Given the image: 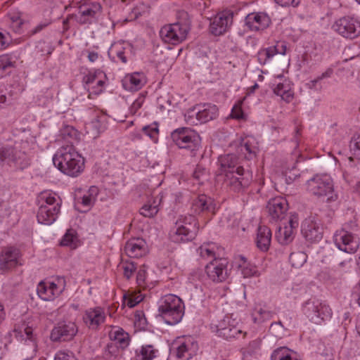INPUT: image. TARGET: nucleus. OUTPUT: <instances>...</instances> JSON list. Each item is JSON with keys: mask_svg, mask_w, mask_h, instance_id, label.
<instances>
[{"mask_svg": "<svg viewBox=\"0 0 360 360\" xmlns=\"http://www.w3.org/2000/svg\"><path fill=\"white\" fill-rule=\"evenodd\" d=\"M53 162L60 171L72 177L77 176L84 169V158L72 145L62 147L55 154Z\"/></svg>", "mask_w": 360, "mask_h": 360, "instance_id": "1", "label": "nucleus"}, {"mask_svg": "<svg viewBox=\"0 0 360 360\" xmlns=\"http://www.w3.org/2000/svg\"><path fill=\"white\" fill-rule=\"evenodd\" d=\"M307 191L323 202H331L338 199V195L334 193L333 181L326 175H316L309 179L307 181Z\"/></svg>", "mask_w": 360, "mask_h": 360, "instance_id": "2", "label": "nucleus"}, {"mask_svg": "<svg viewBox=\"0 0 360 360\" xmlns=\"http://www.w3.org/2000/svg\"><path fill=\"white\" fill-rule=\"evenodd\" d=\"M184 306L181 298L174 295H167L164 297L162 304L159 307V311L169 325L178 323L184 316Z\"/></svg>", "mask_w": 360, "mask_h": 360, "instance_id": "3", "label": "nucleus"}, {"mask_svg": "<svg viewBox=\"0 0 360 360\" xmlns=\"http://www.w3.org/2000/svg\"><path fill=\"white\" fill-rule=\"evenodd\" d=\"M198 226L196 219L193 216L184 217L179 219L171 231L170 238L174 243H180L193 240L198 233Z\"/></svg>", "mask_w": 360, "mask_h": 360, "instance_id": "4", "label": "nucleus"}, {"mask_svg": "<svg viewBox=\"0 0 360 360\" xmlns=\"http://www.w3.org/2000/svg\"><path fill=\"white\" fill-rule=\"evenodd\" d=\"M188 32V27L186 25L174 23L162 27L160 34L165 43L176 45L186 39Z\"/></svg>", "mask_w": 360, "mask_h": 360, "instance_id": "5", "label": "nucleus"}, {"mask_svg": "<svg viewBox=\"0 0 360 360\" xmlns=\"http://www.w3.org/2000/svg\"><path fill=\"white\" fill-rule=\"evenodd\" d=\"M333 29L338 34L347 39H354L360 35V23L349 16H345L337 20Z\"/></svg>", "mask_w": 360, "mask_h": 360, "instance_id": "6", "label": "nucleus"}, {"mask_svg": "<svg viewBox=\"0 0 360 360\" xmlns=\"http://www.w3.org/2000/svg\"><path fill=\"white\" fill-rule=\"evenodd\" d=\"M171 136L174 143L180 148H193V150L199 141L198 134L188 127L174 130Z\"/></svg>", "mask_w": 360, "mask_h": 360, "instance_id": "7", "label": "nucleus"}, {"mask_svg": "<svg viewBox=\"0 0 360 360\" xmlns=\"http://www.w3.org/2000/svg\"><path fill=\"white\" fill-rule=\"evenodd\" d=\"M224 176V184L234 192H240L250 182V174L245 172L242 166H238L235 172L227 173Z\"/></svg>", "mask_w": 360, "mask_h": 360, "instance_id": "8", "label": "nucleus"}, {"mask_svg": "<svg viewBox=\"0 0 360 360\" xmlns=\"http://www.w3.org/2000/svg\"><path fill=\"white\" fill-rule=\"evenodd\" d=\"M233 13L231 10H224L218 13L210 24V31L219 36L225 33L233 22Z\"/></svg>", "mask_w": 360, "mask_h": 360, "instance_id": "9", "label": "nucleus"}, {"mask_svg": "<svg viewBox=\"0 0 360 360\" xmlns=\"http://www.w3.org/2000/svg\"><path fill=\"white\" fill-rule=\"evenodd\" d=\"M335 243L340 250L347 253H354L359 248L357 238L345 229H340L336 232Z\"/></svg>", "mask_w": 360, "mask_h": 360, "instance_id": "10", "label": "nucleus"}, {"mask_svg": "<svg viewBox=\"0 0 360 360\" xmlns=\"http://www.w3.org/2000/svg\"><path fill=\"white\" fill-rule=\"evenodd\" d=\"M238 325V321L236 319H233L232 315H226L219 322L217 327L226 339L238 338L241 334L245 337L246 333H243Z\"/></svg>", "mask_w": 360, "mask_h": 360, "instance_id": "11", "label": "nucleus"}, {"mask_svg": "<svg viewBox=\"0 0 360 360\" xmlns=\"http://www.w3.org/2000/svg\"><path fill=\"white\" fill-rule=\"evenodd\" d=\"M147 200L140 209V214L146 217H153L159 211L162 201L160 193L156 190H149L146 193Z\"/></svg>", "mask_w": 360, "mask_h": 360, "instance_id": "12", "label": "nucleus"}, {"mask_svg": "<svg viewBox=\"0 0 360 360\" xmlns=\"http://www.w3.org/2000/svg\"><path fill=\"white\" fill-rule=\"evenodd\" d=\"M176 356L179 359H189L196 354L198 345L196 341L191 337H183L176 340Z\"/></svg>", "mask_w": 360, "mask_h": 360, "instance_id": "13", "label": "nucleus"}, {"mask_svg": "<svg viewBox=\"0 0 360 360\" xmlns=\"http://www.w3.org/2000/svg\"><path fill=\"white\" fill-rule=\"evenodd\" d=\"M105 310L100 307L88 309L83 315L84 323L92 330H97L99 326L105 322Z\"/></svg>", "mask_w": 360, "mask_h": 360, "instance_id": "14", "label": "nucleus"}, {"mask_svg": "<svg viewBox=\"0 0 360 360\" xmlns=\"http://www.w3.org/2000/svg\"><path fill=\"white\" fill-rule=\"evenodd\" d=\"M247 26L252 31H260L267 28L270 23L269 16L264 12L249 13L245 18Z\"/></svg>", "mask_w": 360, "mask_h": 360, "instance_id": "15", "label": "nucleus"}, {"mask_svg": "<svg viewBox=\"0 0 360 360\" xmlns=\"http://www.w3.org/2000/svg\"><path fill=\"white\" fill-rule=\"evenodd\" d=\"M302 233L307 240L318 241L322 238L323 227L317 221L307 219L302 225Z\"/></svg>", "mask_w": 360, "mask_h": 360, "instance_id": "16", "label": "nucleus"}, {"mask_svg": "<svg viewBox=\"0 0 360 360\" xmlns=\"http://www.w3.org/2000/svg\"><path fill=\"white\" fill-rule=\"evenodd\" d=\"M63 288L51 281H41L37 287L39 296L44 300H52L58 296Z\"/></svg>", "mask_w": 360, "mask_h": 360, "instance_id": "17", "label": "nucleus"}, {"mask_svg": "<svg viewBox=\"0 0 360 360\" xmlns=\"http://www.w3.org/2000/svg\"><path fill=\"white\" fill-rule=\"evenodd\" d=\"M298 226L297 217H291L287 225L280 227L276 233V238L278 243L286 245L292 241L294 238V230Z\"/></svg>", "mask_w": 360, "mask_h": 360, "instance_id": "18", "label": "nucleus"}, {"mask_svg": "<svg viewBox=\"0 0 360 360\" xmlns=\"http://www.w3.org/2000/svg\"><path fill=\"white\" fill-rule=\"evenodd\" d=\"M77 333L75 323L58 325L55 327L51 333V339L53 341H66L72 338Z\"/></svg>", "mask_w": 360, "mask_h": 360, "instance_id": "19", "label": "nucleus"}, {"mask_svg": "<svg viewBox=\"0 0 360 360\" xmlns=\"http://www.w3.org/2000/svg\"><path fill=\"white\" fill-rule=\"evenodd\" d=\"M20 252L14 248H6L0 255V268L9 270L15 267L18 264Z\"/></svg>", "mask_w": 360, "mask_h": 360, "instance_id": "20", "label": "nucleus"}, {"mask_svg": "<svg viewBox=\"0 0 360 360\" xmlns=\"http://www.w3.org/2000/svg\"><path fill=\"white\" fill-rule=\"evenodd\" d=\"M306 313L308 314L309 316L313 319V316L310 314V312H314V315L317 318H320L322 321L329 319L332 316V311L330 307L324 303L321 302H308L306 303L304 307Z\"/></svg>", "mask_w": 360, "mask_h": 360, "instance_id": "21", "label": "nucleus"}, {"mask_svg": "<svg viewBox=\"0 0 360 360\" xmlns=\"http://www.w3.org/2000/svg\"><path fill=\"white\" fill-rule=\"evenodd\" d=\"M267 210L273 219H282L288 210L287 200L281 197L272 198L268 202Z\"/></svg>", "mask_w": 360, "mask_h": 360, "instance_id": "22", "label": "nucleus"}, {"mask_svg": "<svg viewBox=\"0 0 360 360\" xmlns=\"http://www.w3.org/2000/svg\"><path fill=\"white\" fill-rule=\"evenodd\" d=\"M191 210L194 214L210 212L214 214L215 207L211 198L200 195L193 200Z\"/></svg>", "mask_w": 360, "mask_h": 360, "instance_id": "23", "label": "nucleus"}, {"mask_svg": "<svg viewBox=\"0 0 360 360\" xmlns=\"http://www.w3.org/2000/svg\"><path fill=\"white\" fill-rule=\"evenodd\" d=\"M60 209V206L58 205H55L52 207L41 205L37 214L38 222L42 224H51L56 220Z\"/></svg>", "mask_w": 360, "mask_h": 360, "instance_id": "24", "label": "nucleus"}, {"mask_svg": "<svg viewBox=\"0 0 360 360\" xmlns=\"http://www.w3.org/2000/svg\"><path fill=\"white\" fill-rule=\"evenodd\" d=\"M124 252L130 257H141L146 254V243L141 238L131 239L127 242Z\"/></svg>", "mask_w": 360, "mask_h": 360, "instance_id": "25", "label": "nucleus"}, {"mask_svg": "<svg viewBox=\"0 0 360 360\" xmlns=\"http://www.w3.org/2000/svg\"><path fill=\"white\" fill-rule=\"evenodd\" d=\"M146 83V77L143 73L134 72L127 75L122 79V84L125 89L138 91Z\"/></svg>", "mask_w": 360, "mask_h": 360, "instance_id": "26", "label": "nucleus"}, {"mask_svg": "<svg viewBox=\"0 0 360 360\" xmlns=\"http://www.w3.org/2000/svg\"><path fill=\"white\" fill-rule=\"evenodd\" d=\"M208 277L213 281L221 282L226 277L224 265L220 260L214 259L205 268Z\"/></svg>", "mask_w": 360, "mask_h": 360, "instance_id": "27", "label": "nucleus"}, {"mask_svg": "<svg viewBox=\"0 0 360 360\" xmlns=\"http://www.w3.org/2000/svg\"><path fill=\"white\" fill-rule=\"evenodd\" d=\"M287 51L285 42H277L275 46L262 49L258 52V58L260 63L265 64L267 60L277 53L284 55Z\"/></svg>", "mask_w": 360, "mask_h": 360, "instance_id": "28", "label": "nucleus"}, {"mask_svg": "<svg viewBox=\"0 0 360 360\" xmlns=\"http://www.w3.org/2000/svg\"><path fill=\"white\" fill-rule=\"evenodd\" d=\"M271 240V231L266 226H260L257 230L256 238L257 246L262 251H267Z\"/></svg>", "mask_w": 360, "mask_h": 360, "instance_id": "29", "label": "nucleus"}, {"mask_svg": "<svg viewBox=\"0 0 360 360\" xmlns=\"http://www.w3.org/2000/svg\"><path fill=\"white\" fill-rule=\"evenodd\" d=\"M109 338L122 349L127 347L130 340L129 334L117 326H114L111 328L109 332Z\"/></svg>", "mask_w": 360, "mask_h": 360, "instance_id": "30", "label": "nucleus"}, {"mask_svg": "<svg viewBox=\"0 0 360 360\" xmlns=\"http://www.w3.org/2000/svg\"><path fill=\"white\" fill-rule=\"evenodd\" d=\"M220 163V174L224 175L229 172L236 171V168L238 166V158L235 155L227 154L219 158Z\"/></svg>", "mask_w": 360, "mask_h": 360, "instance_id": "31", "label": "nucleus"}, {"mask_svg": "<svg viewBox=\"0 0 360 360\" xmlns=\"http://www.w3.org/2000/svg\"><path fill=\"white\" fill-rule=\"evenodd\" d=\"M218 115V108L215 105L205 104L203 109L196 113V118L201 122H207L215 119Z\"/></svg>", "mask_w": 360, "mask_h": 360, "instance_id": "32", "label": "nucleus"}, {"mask_svg": "<svg viewBox=\"0 0 360 360\" xmlns=\"http://www.w3.org/2000/svg\"><path fill=\"white\" fill-rule=\"evenodd\" d=\"M274 92L281 96L287 103H290L294 98V93L289 82L278 83L274 89Z\"/></svg>", "mask_w": 360, "mask_h": 360, "instance_id": "33", "label": "nucleus"}, {"mask_svg": "<svg viewBox=\"0 0 360 360\" xmlns=\"http://www.w3.org/2000/svg\"><path fill=\"white\" fill-rule=\"evenodd\" d=\"M24 155L25 153L15 147L1 148L0 149V163L4 162L6 159H10L12 162H17L18 160L22 158Z\"/></svg>", "mask_w": 360, "mask_h": 360, "instance_id": "34", "label": "nucleus"}, {"mask_svg": "<svg viewBox=\"0 0 360 360\" xmlns=\"http://www.w3.org/2000/svg\"><path fill=\"white\" fill-rule=\"evenodd\" d=\"M101 11V6L99 3H92L87 8L81 10V17L77 20L80 24H84L89 22L86 17L94 18L95 15L100 13Z\"/></svg>", "mask_w": 360, "mask_h": 360, "instance_id": "35", "label": "nucleus"}, {"mask_svg": "<svg viewBox=\"0 0 360 360\" xmlns=\"http://www.w3.org/2000/svg\"><path fill=\"white\" fill-rule=\"evenodd\" d=\"M78 239L76 231L73 229H68L60 241L62 246L70 247V249H75L77 246Z\"/></svg>", "mask_w": 360, "mask_h": 360, "instance_id": "36", "label": "nucleus"}, {"mask_svg": "<svg viewBox=\"0 0 360 360\" xmlns=\"http://www.w3.org/2000/svg\"><path fill=\"white\" fill-rule=\"evenodd\" d=\"M143 300L142 295L140 292H126L123 296V303L130 308L135 307Z\"/></svg>", "mask_w": 360, "mask_h": 360, "instance_id": "37", "label": "nucleus"}, {"mask_svg": "<svg viewBox=\"0 0 360 360\" xmlns=\"http://www.w3.org/2000/svg\"><path fill=\"white\" fill-rule=\"evenodd\" d=\"M239 267L241 269L244 277H251L257 275V266L248 262L244 257H240Z\"/></svg>", "mask_w": 360, "mask_h": 360, "instance_id": "38", "label": "nucleus"}, {"mask_svg": "<svg viewBox=\"0 0 360 360\" xmlns=\"http://www.w3.org/2000/svg\"><path fill=\"white\" fill-rule=\"evenodd\" d=\"M271 360H297L292 356L291 351L287 347H280L276 349L271 355Z\"/></svg>", "mask_w": 360, "mask_h": 360, "instance_id": "39", "label": "nucleus"}, {"mask_svg": "<svg viewBox=\"0 0 360 360\" xmlns=\"http://www.w3.org/2000/svg\"><path fill=\"white\" fill-rule=\"evenodd\" d=\"M216 246L213 243H204L198 250L201 257L209 259H215Z\"/></svg>", "mask_w": 360, "mask_h": 360, "instance_id": "40", "label": "nucleus"}, {"mask_svg": "<svg viewBox=\"0 0 360 360\" xmlns=\"http://www.w3.org/2000/svg\"><path fill=\"white\" fill-rule=\"evenodd\" d=\"M307 255L302 251L292 252L290 255V262L291 265L295 268L302 266L307 262Z\"/></svg>", "mask_w": 360, "mask_h": 360, "instance_id": "41", "label": "nucleus"}, {"mask_svg": "<svg viewBox=\"0 0 360 360\" xmlns=\"http://www.w3.org/2000/svg\"><path fill=\"white\" fill-rule=\"evenodd\" d=\"M118 267L122 271L124 277L127 279H129L136 269L135 264L129 260H122Z\"/></svg>", "mask_w": 360, "mask_h": 360, "instance_id": "42", "label": "nucleus"}, {"mask_svg": "<svg viewBox=\"0 0 360 360\" xmlns=\"http://www.w3.org/2000/svg\"><path fill=\"white\" fill-rule=\"evenodd\" d=\"M40 199L45 202V204H41V205H48L49 207H52L55 205L60 206V202L56 199V194L54 193L42 192L40 194Z\"/></svg>", "mask_w": 360, "mask_h": 360, "instance_id": "43", "label": "nucleus"}, {"mask_svg": "<svg viewBox=\"0 0 360 360\" xmlns=\"http://www.w3.org/2000/svg\"><path fill=\"white\" fill-rule=\"evenodd\" d=\"M351 148L354 155L360 160V131L354 134L351 141Z\"/></svg>", "mask_w": 360, "mask_h": 360, "instance_id": "44", "label": "nucleus"}, {"mask_svg": "<svg viewBox=\"0 0 360 360\" xmlns=\"http://www.w3.org/2000/svg\"><path fill=\"white\" fill-rule=\"evenodd\" d=\"M155 356V349L151 345L143 346L140 352V360H151Z\"/></svg>", "mask_w": 360, "mask_h": 360, "instance_id": "45", "label": "nucleus"}, {"mask_svg": "<svg viewBox=\"0 0 360 360\" xmlns=\"http://www.w3.org/2000/svg\"><path fill=\"white\" fill-rule=\"evenodd\" d=\"M96 86H91L88 87V91H89V98H91L92 94L98 95L101 94L104 88L105 82L102 79H98L96 81Z\"/></svg>", "mask_w": 360, "mask_h": 360, "instance_id": "46", "label": "nucleus"}, {"mask_svg": "<svg viewBox=\"0 0 360 360\" xmlns=\"http://www.w3.org/2000/svg\"><path fill=\"white\" fill-rule=\"evenodd\" d=\"M61 134L64 139L70 137L71 139H77L78 136V131L72 127L66 126L61 131Z\"/></svg>", "mask_w": 360, "mask_h": 360, "instance_id": "47", "label": "nucleus"}, {"mask_svg": "<svg viewBox=\"0 0 360 360\" xmlns=\"http://www.w3.org/2000/svg\"><path fill=\"white\" fill-rule=\"evenodd\" d=\"M243 101H240L236 104L231 111V117L236 119H241L243 116V112L241 108Z\"/></svg>", "mask_w": 360, "mask_h": 360, "instance_id": "48", "label": "nucleus"}, {"mask_svg": "<svg viewBox=\"0 0 360 360\" xmlns=\"http://www.w3.org/2000/svg\"><path fill=\"white\" fill-rule=\"evenodd\" d=\"M144 103V97L139 96L134 102L131 104L130 107V112L133 115L136 114V112L141 108L143 103Z\"/></svg>", "mask_w": 360, "mask_h": 360, "instance_id": "49", "label": "nucleus"}, {"mask_svg": "<svg viewBox=\"0 0 360 360\" xmlns=\"http://www.w3.org/2000/svg\"><path fill=\"white\" fill-rule=\"evenodd\" d=\"M146 274L147 273L145 266L140 267L136 274V281L139 285H142L145 283Z\"/></svg>", "mask_w": 360, "mask_h": 360, "instance_id": "50", "label": "nucleus"}, {"mask_svg": "<svg viewBox=\"0 0 360 360\" xmlns=\"http://www.w3.org/2000/svg\"><path fill=\"white\" fill-rule=\"evenodd\" d=\"M120 350L117 346L113 343L108 344L105 349L106 356H117L119 354Z\"/></svg>", "mask_w": 360, "mask_h": 360, "instance_id": "51", "label": "nucleus"}, {"mask_svg": "<svg viewBox=\"0 0 360 360\" xmlns=\"http://www.w3.org/2000/svg\"><path fill=\"white\" fill-rule=\"evenodd\" d=\"M11 65L12 63L8 55L5 54L0 56V69L6 70L7 68L11 67Z\"/></svg>", "mask_w": 360, "mask_h": 360, "instance_id": "52", "label": "nucleus"}, {"mask_svg": "<svg viewBox=\"0 0 360 360\" xmlns=\"http://www.w3.org/2000/svg\"><path fill=\"white\" fill-rule=\"evenodd\" d=\"M259 314L261 316V319L265 321L272 318L273 316L276 314V312L274 311H269L264 309H260L259 311Z\"/></svg>", "mask_w": 360, "mask_h": 360, "instance_id": "53", "label": "nucleus"}, {"mask_svg": "<svg viewBox=\"0 0 360 360\" xmlns=\"http://www.w3.org/2000/svg\"><path fill=\"white\" fill-rule=\"evenodd\" d=\"M193 176L194 179L200 181L203 178V176H205V169L200 166H197Z\"/></svg>", "mask_w": 360, "mask_h": 360, "instance_id": "54", "label": "nucleus"}, {"mask_svg": "<svg viewBox=\"0 0 360 360\" xmlns=\"http://www.w3.org/2000/svg\"><path fill=\"white\" fill-rule=\"evenodd\" d=\"M55 360H75V359L72 354L59 352L57 353Z\"/></svg>", "mask_w": 360, "mask_h": 360, "instance_id": "55", "label": "nucleus"}, {"mask_svg": "<svg viewBox=\"0 0 360 360\" xmlns=\"http://www.w3.org/2000/svg\"><path fill=\"white\" fill-rule=\"evenodd\" d=\"M98 80L97 79V76H96V73H89L86 75H85L83 78V82L86 84V85H91L92 84H94V82H96V81Z\"/></svg>", "mask_w": 360, "mask_h": 360, "instance_id": "56", "label": "nucleus"}, {"mask_svg": "<svg viewBox=\"0 0 360 360\" xmlns=\"http://www.w3.org/2000/svg\"><path fill=\"white\" fill-rule=\"evenodd\" d=\"M242 147L250 154L255 153L256 146H252L250 140L245 141Z\"/></svg>", "mask_w": 360, "mask_h": 360, "instance_id": "57", "label": "nucleus"}, {"mask_svg": "<svg viewBox=\"0 0 360 360\" xmlns=\"http://www.w3.org/2000/svg\"><path fill=\"white\" fill-rule=\"evenodd\" d=\"M8 44V35L0 32V51L5 49Z\"/></svg>", "mask_w": 360, "mask_h": 360, "instance_id": "58", "label": "nucleus"}, {"mask_svg": "<svg viewBox=\"0 0 360 360\" xmlns=\"http://www.w3.org/2000/svg\"><path fill=\"white\" fill-rule=\"evenodd\" d=\"M94 200L91 195H84L82 198V203L84 206L89 207L93 204Z\"/></svg>", "mask_w": 360, "mask_h": 360, "instance_id": "59", "label": "nucleus"}, {"mask_svg": "<svg viewBox=\"0 0 360 360\" xmlns=\"http://www.w3.org/2000/svg\"><path fill=\"white\" fill-rule=\"evenodd\" d=\"M23 25V20H18L17 21H14V22H11V27L15 32H19L21 30V26Z\"/></svg>", "mask_w": 360, "mask_h": 360, "instance_id": "60", "label": "nucleus"}, {"mask_svg": "<svg viewBox=\"0 0 360 360\" xmlns=\"http://www.w3.org/2000/svg\"><path fill=\"white\" fill-rule=\"evenodd\" d=\"M143 131H146L150 136L153 137L158 134V129L157 128L150 129L149 127H144Z\"/></svg>", "mask_w": 360, "mask_h": 360, "instance_id": "61", "label": "nucleus"}, {"mask_svg": "<svg viewBox=\"0 0 360 360\" xmlns=\"http://www.w3.org/2000/svg\"><path fill=\"white\" fill-rule=\"evenodd\" d=\"M280 3L282 6H297L298 4V2H296L295 0H280Z\"/></svg>", "mask_w": 360, "mask_h": 360, "instance_id": "62", "label": "nucleus"}, {"mask_svg": "<svg viewBox=\"0 0 360 360\" xmlns=\"http://www.w3.org/2000/svg\"><path fill=\"white\" fill-rule=\"evenodd\" d=\"M281 328H283L281 321L274 322L270 326L271 330H279Z\"/></svg>", "mask_w": 360, "mask_h": 360, "instance_id": "63", "label": "nucleus"}, {"mask_svg": "<svg viewBox=\"0 0 360 360\" xmlns=\"http://www.w3.org/2000/svg\"><path fill=\"white\" fill-rule=\"evenodd\" d=\"M98 58V54L96 52H89L88 58L91 62L96 61Z\"/></svg>", "mask_w": 360, "mask_h": 360, "instance_id": "64", "label": "nucleus"}]
</instances>
